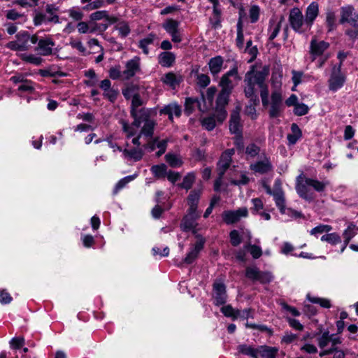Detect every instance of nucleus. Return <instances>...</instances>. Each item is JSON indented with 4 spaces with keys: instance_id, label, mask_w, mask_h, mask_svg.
I'll return each mask as SVG.
<instances>
[{
    "instance_id": "dca6fc26",
    "label": "nucleus",
    "mask_w": 358,
    "mask_h": 358,
    "mask_svg": "<svg viewBox=\"0 0 358 358\" xmlns=\"http://www.w3.org/2000/svg\"><path fill=\"white\" fill-rule=\"evenodd\" d=\"M352 6H345L341 8V23L348 22L352 26L358 27V14L354 11Z\"/></svg>"
},
{
    "instance_id": "680f3d73",
    "label": "nucleus",
    "mask_w": 358,
    "mask_h": 358,
    "mask_svg": "<svg viewBox=\"0 0 358 358\" xmlns=\"http://www.w3.org/2000/svg\"><path fill=\"white\" fill-rule=\"evenodd\" d=\"M238 310H235L231 306L227 305L221 308L222 313L226 316L232 317L234 320L236 319V312Z\"/></svg>"
},
{
    "instance_id": "2f4dec72",
    "label": "nucleus",
    "mask_w": 358,
    "mask_h": 358,
    "mask_svg": "<svg viewBox=\"0 0 358 358\" xmlns=\"http://www.w3.org/2000/svg\"><path fill=\"white\" fill-rule=\"evenodd\" d=\"M282 71H276L272 73L271 87L272 92H282Z\"/></svg>"
},
{
    "instance_id": "4c0bfd02",
    "label": "nucleus",
    "mask_w": 358,
    "mask_h": 358,
    "mask_svg": "<svg viewBox=\"0 0 358 358\" xmlns=\"http://www.w3.org/2000/svg\"><path fill=\"white\" fill-rule=\"evenodd\" d=\"M358 227L353 223H350L347 229L344 231L343 235L345 239V245H347L350 241L357 234Z\"/></svg>"
},
{
    "instance_id": "7ed1b4c3",
    "label": "nucleus",
    "mask_w": 358,
    "mask_h": 358,
    "mask_svg": "<svg viewBox=\"0 0 358 358\" xmlns=\"http://www.w3.org/2000/svg\"><path fill=\"white\" fill-rule=\"evenodd\" d=\"M289 22L292 29L299 34L306 33L311 29L304 17L302 11L297 7H294L290 10Z\"/></svg>"
},
{
    "instance_id": "4d7b16f0",
    "label": "nucleus",
    "mask_w": 358,
    "mask_h": 358,
    "mask_svg": "<svg viewBox=\"0 0 358 358\" xmlns=\"http://www.w3.org/2000/svg\"><path fill=\"white\" fill-rule=\"evenodd\" d=\"M332 230V227L328 224H320L310 231V234L316 236L318 234L328 233Z\"/></svg>"
},
{
    "instance_id": "393cba45",
    "label": "nucleus",
    "mask_w": 358,
    "mask_h": 358,
    "mask_svg": "<svg viewBox=\"0 0 358 358\" xmlns=\"http://www.w3.org/2000/svg\"><path fill=\"white\" fill-rule=\"evenodd\" d=\"M241 127L240 110L236 109L231 114L229 129L231 133L239 134L241 131Z\"/></svg>"
},
{
    "instance_id": "b1692460",
    "label": "nucleus",
    "mask_w": 358,
    "mask_h": 358,
    "mask_svg": "<svg viewBox=\"0 0 358 358\" xmlns=\"http://www.w3.org/2000/svg\"><path fill=\"white\" fill-rule=\"evenodd\" d=\"M319 15V5L317 2L310 3L306 10L305 18L310 28L312 27L315 20Z\"/></svg>"
},
{
    "instance_id": "39448f33",
    "label": "nucleus",
    "mask_w": 358,
    "mask_h": 358,
    "mask_svg": "<svg viewBox=\"0 0 358 358\" xmlns=\"http://www.w3.org/2000/svg\"><path fill=\"white\" fill-rule=\"evenodd\" d=\"M330 44L323 40L318 39L313 36L310 42V56L311 62L317 60L319 56H324L327 54L326 50L329 48Z\"/></svg>"
},
{
    "instance_id": "f03ea898",
    "label": "nucleus",
    "mask_w": 358,
    "mask_h": 358,
    "mask_svg": "<svg viewBox=\"0 0 358 358\" xmlns=\"http://www.w3.org/2000/svg\"><path fill=\"white\" fill-rule=\"evenodd\" d=\"M268 74L269 69L266 66L259 70H252L245 74L244 93L245 96L249 98L252 103L246 106L245 112L252 120L257 118L255 106L259 102L257 95V87L260 89V96L263 106H266L269 103L268 89L265 83Z\"/></svg>"
},
{
    "instance_id": "37998d69",
    "label": "nucleus",
    "mask_w": 358,
    "mask_h": 358,
    "mask_svg": "<svg viewBox=\"0 0 358 358\" xmlns=\"http://www.w3.org/2000/svg\"><path fill=\"white\" fill-rule=\"evenodd\" d=\"M162 27L169 34H171L179 29V22L173 19H168L162 24Z\"/></svg>"
},
{
    "instance_id": "6e6d98bb",
    "label": "nucleus",
    "mask_w": 358,
    "mask_h": 358,
    "mask_svg": "<svg viewBox=\"0 0 358 358\" xmlns=\"http://www.w3.org/2000/svg\"><path fill=\"white\" fill-rule=\"evenodd\" d=\"M245 248L250 252L254 259H258L262 255L261 248L257 245L248 244L245 245Z\"/></svg>"
},
{
    "instance_id": "a211bd4d",
    "label": "nucleus",
    "mask_w": 358,
    "mask_h": 358,
    "mask_svg": "<svg viewBox=\"0 0 358 358\" xmlns=\"http://www.w3.org/2000/svg\"><path fill=\"white\" fill-rule=\"evenodd\" d=\"M197 237L199 238L198 241L191 247L189 252L183 260L185 264H192L198 257L199 252L203 248L205 239L200 236Z\"/></svg>"
},
{
    "instance_id": "c03bdc74",
    "label": "nucleus",
    "mask_w": 358,
    "mask_h": 358,
    "mask_svg": "<svg viewBox=\"0 0 358 358\" xmlns=\"http://www.w3.org/2000/svg\"><path fill=\"white\" fill-rule=\"evenodd\" d=\"M20 58L25 62L36 66L40 65L43 61L41 57L33 54L22 53L20 55Z\"/></svg>"
},
{
    "instance_id": "f257e3e1",
    "label": "nucleus",
    "mask_w": 358,
    "mask_h": 358,
    "mask_svg": "<svg viewBox=\"0 0 358 358\" xmlns=\"http://www.w3.org/2000/svg\"><path fill=\"white\" fill-rule=\"evenodd\" d=\"M143 105L140 96L135 94L132 96L131 115L134 121L128 124L122 121V130L127 138L133 137L131 143L139 144L140 139H148L154 134L156 122L150 118L152 110L139 108Z\"/></svg>"
},
{
    "instance_id": "603ef678",
    "label": "nucleus",
    "mask_w": 358,
    "mask_h": 358,
    "mask_svg": "<svg viewBox=\"0 0 358 358\" xmlns=\"http://www.w3.org/2000/svg\"><path fill=\"white\" fill-rule=\"evenodd\" d=\"M135 178L136 175L128 176L119 180L114 188L113 193L115 194H117L121 189L124 187L127 184L132 181Z\"/></svg>"
},
{
    "instance_id": "0e129e2a",
    "label": "nucleus",
    "mask_w": 358,
    "mask_h": 358,
    "mask_svg": "<svg viewBox=\"0 0 358 358\" xmlns=\"http://www.w3.org/2000/svg\"><path fill=\"white\" fill-rule=\"evenodd\" d=\"M24 344V338L23 337H15L10 341V346L13 350L21 348Z\"/></svg>"
},
{
    "instance_id": "58836bf2",
    "label": "nucleus",
    "mask_w": 358,
    "mask_h": 358,
    "mask_svg": "<svg viewBox=\"0 0 358 358\" xmlns=\"http://www.w3.org/2000/svg\"><path fill=\"white\" fill-rule=\"evenodd\" d=\"M292 134L287 135V139L290 144H295L301 137V131L296 124L291 126Z\"/></svg>"
},
{
    "instance_id": "20e7f679",
    "label": "nucleus",
    "mask_w": 358,
    "mask_h": 358,
    "mask_svg": "<svg viewBox=\"0 0 358 358\" xmlns=\"http://www.w3.org/2000/svg\"><path fill=\"white\" fill-rule=\"evenodd\" d=\"M37 42L36 36H30L26 31L20 32L16 35V40L9 42L6 46L12 50L24 51L29 48L30 43Z\"/></svg>"
},
{
    "instance_id": "1a4fd4ad",
    "label": "nucleus",
    "mask_w": 358,
    "mask_h": 358,
    "mask_svg": "<svg viewBox=\"0 0 358 358\" xmlns=\"http://www.w3.org/2000/svg\"><path fill=\"white\" fill-rule=\"evenodd\" d=\"M250 169L255 173L266 174L273 170V165L269 157L265 153H262L258 161L250 165Z\"/></svg>"
},
{
    "instance_id": "c756f323",
    "label": "nucleus",
    "mask_w": 358,
    "mask_h": 358,
    "mask_svg": "<svg viewBox=\"0 0 358 358\" xmlns=\"http://www.w3.org/2000/svg\"><path fill=\"white\" fill-rule=\"evenodd\" d=\"M224 60L222 57L217 56L210 59L208 62L209 69L212 74L219 73L222 68Z\"/></svg>"
},
{
    "instance_id": "79ce46f5",
    "label": "nucleus",
    "mask_w": 358,
    "mask_h": 358,
    "mask_svg": "<svg viewBox=\"0 0 358 358\" xmlns=\"http://www.w3.org/2000/svg\"><path fill=\"white\" fill-rule=\"evenodd\" d=\"M237 350L239 353L248 355L252 358H259L257 348L255 349L247 345H240L238 346Z\"/></svg>"
},
{
    "instance_id": "6ab92c4d",
    "label": "nucleus",
    "mask_w": 358,
    "mask_h": 358,
    "mask_svg": "<svg viewBox=\"0 0 358 358\" xmlns=\"http://www.w3.org/2000/svg\"><path fill=\"white\" fill-rule=\"evenodd\" d=\"M55 45V42L50 38H42L38 42L37 50L41 55L48 56L55 54V52H53ZM55 50L57 51V48H55Z\"/></svg>"
},
{
    "instance_id": "473e14b6",
    "label": "nucleus",
    "mask_w": 358,
    "mask_h": 358,
    "mask_svg": "<svg viewBox=\"0 0 358 358\" xmlns=\"http://www.w3.org/2000/svg\"><path fill=\"white\" fill-rule=\"evenodd\" d=\"M273 199L276 206L280 213H285V198L284 192L281 189H276L273 193Z\"/></svg>"
},
{
    "instance_id": "5fc2aeb1",
    "label": "nucleus",
    "mask_w": 358,
    "mask_h": 358,
    "mask_svg": "<svg viewBox=\"0 0 358 358\" xmlns=\"http://www.w3.org/2000/svg\"><path fill=\"white\" fill-rule=\"evenodd\" d=\"M69 45L73 48L78 50L82 55H85L87 54V50L80 40L71 38Z\"/></svg>"
},
{
    "instance_id": "7c9ffc66",
    "label": "nucleus",
    "mask_w": 358,
    "mask_h": 358,
    "mask_svg": "<svg viewBox=\"0 0 358 358\" xmlns=\"http://www.w3.org/2000/svg\"><path fill=\"white\" fill-rule=\"evenodd\" d=\"M340 343L338 338H333L328 332H324L318 339V345L320 348H324L329 343H331L332 347Z\"/></svg>"
},
{
    "instance_id": "ea45409f",
    "label": "nucleus",
    "mask_w": 358,
    "mask_h": 358,
    "mask_svg": "<svg viewBox=\"0 0 358 358\" xmlns=\"http://www.w3.org/2000/svg\"><path fill=\"white\" fill-rule=\"evenodd\" d=\"M231 93V92L222 88L217 99V108H224L228 103Z\"/></svg>"
},
{
    "instance_id": "bb28decb",
    "label": "nucleus",
    "mask_w": 358,
    "mask_h": 358,
    "mask_svg": "<svg viewBox=\"0 0 358 358\" xmlns=\"http://www.w3.org/2000/svg\"><path fill=\"white\" fill-rule=\"evenodd\" d=\"M176 61V55L171 52H163L158 56L159 64L164 67H171Z\"/></svg>"
},
{
    "instance_id": "de8ad7c7",
    "label": "nucleus",
    "mask_w": 358,
    "mask_h": 358,
    "mask_svg": "<svg viewBox=\"0 0 358 358\" xmlns=\"http://www.w3.org/2000/svg\"><path fill=\"white\" fill-rule=\"evenodd\" d=\"M165 158L167 163L172 167H179L182 164V161L178 155L167 154Z\"/></svg>"
},
{
    "instance_id": "09e8293b",
    "label": "nucleus",
    "mask_w": 358,
    "mask_h": 358,
    "mask_svg": "<svg viewBox=\"0 0 358 358\" xmlns=\"http://www.w3.org/2000/svg\"><path fill=\"white\" fill-rule=\"evenodd\" d=\"M202 127L208 131L213 130L216 125L215 116H209L201 120Z\"/></svg>"
},
{
    "instance_id": "13d9d810",
    "label": "nucleus",
    "mask_w": 358,
    "mask_h": 358,
    "mask_svg": "<svg viewBox=\"0 0 358 358\" xmlns=\"http://www.w3.org/2000/svg\"><path fill=\"white\" fill-rule=\"evenodd\" d=\"M78 31L80 34L94 33L96 31L95 27H90L85 22H80L77 25Z\"/></svg>"
},
{
    "instance_id": "a18cd8bd",
    "label": "nucleus",
    "mask_w": 358,
    "mask_h": 358,
    "mask_svg": "<svg viewBox=\"0 0 358 358\" xmlns=\"http://www.w3.org/2000/svg\"><path fill=\"white\" fill-rule=\"evenodd\" d=\"M166 169V166L162 164L152 166L151 171L156 178H164L167 173Z\"/></svg>"
},
{
    "instance_id": "5701e85b",
    "label": "nucleus",
    "mask_w": 358,
    "mask_h": 358,
    "mask_svg": "<svg viewBox=\"0 0 358 358\" xmlns=\"http://www.w3.org/2000/svg\"><path fill=\"white\" fill-rule=\"evenodd\" d=\"M202 192L201 188L194 189L192 190L187 198L189 208L187 210L192 212H198L197 206L199 201Z\"/></svg>"
},
{
    "instance_id": "412c9836",
    "label": "nucleus",
    "mask_w": 358,
    "mask_h": 358,
    "mask_svg": "<svg viewBox=\"0 0 358 358\" xmlns=\"http://www.w3.org/2000/svg\"><path fill=\"white\" fill-rule=\"evenodd\" d=\"M215 305H222L226 302L227 294L224 285L220 282H216L213 285Z\"/></svg>"
},
{
    "instance_id": "4468645a",
    "label": "nucleus",
    "mask_w": 358,
    "mask_h": 358,
    "mask_svg": "<svg viewBox=\"0 0 358 358\" xmlns=\"http://www.w3.org/2000/svg\"><path fill=\"white\" fill-rule=\"evenodd\" d=\"M234 154V149H227L222 154L220 159L217 163V172L218 175L220 177H222L226 172V171L229 169L231 162V157Z\"/></svg>"
},
{
    "instance_id": "9d476101",
    "label": "nucleus",
    "mask_w": 358,
    "mask_h": 358,
    "mask_svg": "<svg viewBox=\"0 0 358 358\" xmlns=\"http://www.w3.org/2000/svg\"><path fill=\"white\" fill-rule=\"evenodd\" d=\"M345 80V78L341 73V65L334 66L328 80L329 90L334 92L337 91L343 87Z\"/></svg>"
},
{
    "instance_id": "0eeeda50",
    "label": "nucleus",
    "mask_w": 358,
    "mask_h": 358,
    "mask_svg": "<svg viewBox=\"0 0 358 358\" xmlns=\"http://www.w3.org/2000/svg\"><path fill=\"white\" fill-rule=\"evenodd\" d=\"M200 215L199 212H192L187 210V214L183 217L180 222V229L183 231H192L194 234L197 233V220Z\"/></svg>"
},
{
    "instance_id": "9b49d317",
    "label": "nucleus",
    "mask_w": 358,
    "mask_h": 358,
    "mask_svg": "<svg viewBox=\"0 0 358 358\" xmlns=\"http://www.w3.org/2000/svg\"><path fill=\"white\" fill-rule=\"evenodd\" d=\"M283 110L282 93L272 92L271 96L269 116L271 118L280 116Z\"/></svg>"
},
{
    "instance_id": "774afa93",
    "label": "nucleus",
    "mask_w": 358,
    "mask_h": 358,
    "mask_svg": "<svg viewBox=\"0 0 358 358\" xmlns=\"http://www.w3.org/2000/svg\"><path fill=\"white\" fill-rule=\"evenodd\" d=\"M331 353L334 354L333 358H345V355L343 352L341 350H337L334 348H332L329 350H325L324 352H320V356L322 357L324 355H329Z\"/></svg>"
},
{
    "instance_id": "aec40b11",
    "label": "nucleus",
    "mask_w": 358,
    "mask_h": 358,
    "mask_svg": "<svg viewBox=\"0 0 358 358\" xmlns=\"http://www.w3.org/2000/svg\"><path fill=\"white\" fill-rule=\"evenodd\" d=\"M152 136H153V134ZM143 140L145 141V145H143L144 147H148L152 150H155L156 148H159V151L157 152L158 156H160L165 152L167 145V140L164 139L159 141L158 138L152 139V136H150L148 139L143 138Z\"/></svg>"
},
{
    "instance_id": "a878e982",
    "label": "nucleus",
    "mask_w": 358,
    "mask_h": 358,
    "mask_svg": "<svg viewBox=\"0 0 358 358\" xmlns=\"http://www.w3.org/2000/svg\"><path fill=\"white\" fill-rule=\"evenodd\" d=\"M160 114H166L169 115V119L173 120V115L180 117L181 115V108L179 105L176 103H170L165 106L159 110Z\"/></svg>"
},
{
    "instance_id": "4be33fe9",
    "label": "nucleus",
    "mask_w": 358,
    "mask_h": 358,
    "mask_svg": "<svg viewBox=\"0 0 358 358\" xmlns=\"http://www.w3.org/2000/svg\"><path fill=\"white\" fill-rule=\"evenodd\" d=\"M139 142V144H134L136 146V148L131 149L125 148L123 150V155L124 157L134 159L135 161H138L143 157V152L140 146L143 143H145V141H143V138H141Z\"/></svg>"
},
{
    "instance_id": "f3484780",
    "label": "nucleus",
    "mask_w": 358,
    "mask_h": 358,
    "mask_svg": "<svg viewBox=\"0 0 358 358\" xmlns=\"http://www.w3.org/2000/svg\"><path fill=\"white\" fill-rule=\"evenodd\" d=\"M196 107L201 112H204L208 109V106L205 104L204 99L199 100L195 98L188 97L185 99V113L187 115H189L192 113Z\"/></svg>"
},
{
    "instance_id": "864d4df0",
    "label": "nucleus",
    "mask_w": 358,
    "mask_h": 358,
    "mask_svg": "<svg viewBox=\"0 0 358 358\" xmlns=\"http://www.w3.org/2000/svg\"><path fill=\"white\" fill-rule=\"evenodd\" d=\"M326 23L329 28L328 31H332L336 25V15L331 10H328L326 13Z\"/></svg>"
},
{
    "instance_id": "e433bc0d",
    "label": "nucleus",
    "mask_w": 358,
    "mask_h": 358,
    "mask_svg": "<svg viewBox=\"0 0 358 358\" xmlns=\"http://www.w3.org/2000/svg\"><path fill=\"white\" fill-rule=\"evenodd\" d=\"M306 184L313 188L315 191L321 192L325 189L326 187L329 185V182L319 181L317 180L308 178L306 180Z\"/></svg>"
},
{
    "instance_id": "bf43d9fd",
    "label": "nucleus",
    "mask_w": 358,
    "mask_h": 358,
    "mask_svg": "<svg viewBox=\"0 0 358 358\" xmlns=\"http://www.w3.org/2000/svg\"><path fill=\"white\" fill-rule=\"evenodd\" d=\"M260 8L258 6H252L249 10V16L252 23L256 22L259 20Z\"/></svg>"
},
{
    "instance_id": "052dcab7",
    "label": "nucleus",
    "mask_w": 358,
    "mask_h": 358,
    "mask_svg": "<svg viewBox=\"0 0 358 358\" xmlns=\"http://www.w3.org/2000/svg\"><path fill=\"white\" fill-rule=\"evenodd\" d=\"M260 152V148L255 144H250L246 147L245 153L246 155L252 158L256 157Z\"/></svg>"
},
{
    "instance_id": "f8f14e48",
    "label": "nucleus",
    "mask_w": 358,
    "mask_h": 358,
    "mask_svg": "<svg viewBox=\"0 0 358 358\" xmlns=\"http://www.w3.org/2000/svg\"><path fill=\"white\" fill-rule=\"evenodd\" d=\"M248 215L247 208H240L236 210H225L222 214L223 221L227 224H231L241 220L242 217Z\"/></svg>"
},
{
    "instance_id": "338daca9",
    "label": "nucleus",
    "mask_w": 358,
    "mask_h": 358,
    "mask_svg": "<svg viewBox=\"0 0 358 358\" xmlns=\"http://www.w3.org/2000/svg\"><path fill=\"white\" fill-rule=\"evenodd\" d=\"M252 207L251 208V210L252 213H259L260 210H262L264 208V203L259 198H255L252 199Z\"/></svg>"
},
{
    "instance_id": "49530a36",
    "label": "nucleus",
    "mask_w": 358,
    "mask_h": 358,
    "mask_svg": "<svg viewBox=\"0 0 358 358\" xmlns=\"http://www.w3.org/2000/svg\"><path fill=\"white\" fill-rule=\"evenodd\" d=\"M195 179V174L193 172H190L184 177L183 180L180 186L186 190H189L194 184Z\"/></svg>"
},
{
    "instance_id": "ddd939ff",
    "label": "nucleus",
    "mask_w": 358,
    "mask_h": 358,
    "mask_svg": "<svg viewBox=\"0 0 358 358\" xmlns=\"http://www.w3.org/2000/svg\"><path fill=\"white\" fill-rule=\"evenodd\" d=\"M307 179L308 178L300 175L297 178L296 190L301 198L308 201H312L314 199V196L313 192L309 189L310 187L306 184Z\"/></svg>"
},
{
    "instance_id": "6e6552de",
    "label": "nucleus",
    "mask_w": 358,
    "mask_h": 358,
    "mask_svg": "<svg viewBox=\"0 0 358 358\" xmlns=\"http://www.w3.org/2000/svg\"><path fill=\"white\" fill-rule=\"evenodd\" d=\"M240 80L241 77L238 76V70L234 68L222 76L219 85L221 88L232 92Z\"/></svg>"
},
{
    "instance_id": "8fccbe9b",
    "label": "nucleus",
    "mask_w": 358,
    "mask_h": 358,
    "mask_svg": "<svg viewBox=\"0 0 358 358\" xmlns=\"http://www.w3.org/2000/svg\"><path fill=\"white\" fill-rule=\"evenodd\" d=\"M109 76L113 80H125L123 79V71L121 70V66L120 65H116L110 69Z\"/></svg>"
},
{
    "instance_id": "69168bd1",
    "label": "nucleus",
    "mask_w": 358,
    "mask_h": 358,
    "mask_svg": "<svg viewBox=\"0 0 358 358\" xmlns=\"http://www.w3.org/2000/svg\"><path fill=\"white\" fill-rule=\"evenodd\" d=\"M46 12L49 14V16H47V21L48 22H52L55 23L59 22V17L56 14H55L54 8L51 5H48L46 6Z\"/></svg>"
},
{
    "instance_id": "3c124183",
    "label": "nucleus",
    "mask_w": 358,
    "mask_h": 358,
    "mask_svg": "<svg viewBox=\"0 0 358 358\" xmlns=\"http://www.w3.org/2000/svg\"><path fill=\"white\" fill-rule=\"evenodd\" d=\"M307 299L310 302H312L313 303H318L323 308H329L331 306L330 300H329L327 299L314 297V296L312 297L310 294L307 295Z\"/></svg>"
},
{
    "instance_id": "423d86ee",
    "label": "nucleus",
    "mask_w": 358,
    "mask_h": 358,
    "mask_svg": "<svg viewBox=\"0 0 358 358\" xmlns=\"http://www.w3.org/2000/svg\"><path fill=\"white\" fill-rule=\"evenodd\" d=\"M245 276L252 281H259L262 284L269 283L273 279L271 272L262 271L256 266H248L245 269Z\"/></svg>"
},
{
    "instance_id": "c9c22d12",
    "label": "nucleus",
    "mask_w": 358,
    "mask_h": 358,
    "mask_svg": "<svg viewBox=\"0 0 358 358\" xmlns=\"http://www.w3.org/2000/svg\"><path fill=\"white\" fill-rule=\"evenodd\" d=\"M116 22L117 23L114 28L118 31L119 36L122 38L127 37L131 31V29L128 22L125 21H117Z\"/></svg>"
},
{
    "instance_id": "2eb2a0df",
    "label": "nucleus",
    "mask_w": 358,
    "mask_h": 358,
    "mask_svg": "<svg viewBox=\"0 0 358 358\" xmlns=\"http://www.w3.org/2000/svg\"><path fill=\"white\" fill-rule=\"evenodd\" d=\"M140 58L134 57L125 63V69L123 71V79L129 80L141 71Z\"/></svg>"
},
{
    "instance_id": "72a5a7b5",
    "label": "nucleus",
    "mask_w": 358,
    "mask_h": 358,
    "mask_svg": "<svg viewBox=\"0 0 358 358\" xmlns=\"http://www.w3.org/2000/svg\"><path fill=\"white\" fill-rule=\"evenodd\" d=\"M92 20H100L105 19L109 24H113L117 22V18L114 16H110L106 10H99L92 13L90 15Z\"/></svg>"
},
{
    "instance_id": "f704fd0d",
    "label": "nucleus",
    "mask_w": 358,
    "mask_h": 358,
    "mask_svg": "<svg viewBox=\"0 0 358 358\" xmlns=\"http://www.w3.org/2000/svg\"><path fill=\"white\" fill-rule=\"evenodd\" d=\"M258 357L261 358H275L278 349L268 346H260L257 348Z\"/></svg>"
},
{
    "instance_id": "c85d7f7f",
    "label": "nucleus",
    "mask_w": 358,
    "mask_h": 358,
    "mask_svg": "<svg viewBox=\"0 0 358 358\" xmlns=\"http://www.w3.org/2000/svg\"><path fill=\"white\" fill-rule=\"evenodd\" d=\"M162 81L172 88H175L181 81V76H177L173 72L166 73L162 78Z\"/></svg>"
},
{
    "instance_id": "e2e57ef3",
    "label": "nucleus",
    "mask_w": 358,
    "mask_h": 358,
    "mask_svg": "<svg viewBox=\"0 0 358 358\" xmlns=\"http://www.w3.org/2000/svg\"><path fill=\"white\" fill-rule=\"evenodd\" d=\"M308 107L306 104L301 103H297L294 108V113L295 115L301 116L304 115L308 113Z\"/></svg>"
},
{
    "instance_id": "cd10ccee",
    "label": "nucleus",
    "mask_w": 358,
    "mask_h": 358,
    "mask_svg": "<svg viewBox=\"0 0 358 358\" xmlns=\"http://www.w3.org/2000/svg\"><path fill=\"white\" fill-rule=\"evenodd\" d=\"M282 19L283 18L282 17L279 21L274 18L270 20L268 28V36L269 41H273L278 35L281 28Z\"/></svg>"
},
{
    "instance_id": "a19ab883",
    "label": "nucleus",
    "mask_w": 358,
    "mask_h": 358,
    "mask_svg": "<svg viewBox=\"0 0 358 358\" xmlns=\"http://www.w3.org/2000/svg\"><path fill=\"white\" fill-rule=\"evenodd\" d=\"M155 38V34H149L147 37L141 39L138 42V48L142 49L143 52L145 55H148L149 53V49L148 45L152 44Z\"/></svg>"
}]
</instances>
